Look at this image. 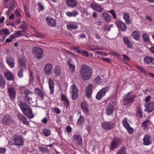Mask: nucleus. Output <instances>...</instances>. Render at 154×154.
I'll return each mask as SVG.
<instances>
[{"instance_id": "f257e3e1", "label": "nucleus", "mask_w": 154, "mask_h": 154, "mask_svg": "<svg viewBox=\"0 0 154 154\" xmlns=\"http://www.w3.org/2000/svg\"><path fill=\"white\" fill-rule=\"evenodd\" d=\"M80 73L82 79L88 80L91 78L92 69L88 65L83 64L81 66Z\"/></svg>"}, {"instance_id": "f03ea898", "label": "nucleus", "mask_w": 154, "mask_h": 154, "mask_svg": "<svg viewBox=\"0 0 154 154\" xmlns=\"http://www.w3.org/2000/svg\"><path fill=\"white\" fill-rule=\"evenodd\" d=\"M18 105L20 106L23 113L30 119L33 117L32 109L26 103L23 102L19 101L18 102Z\"/></svg>"}, {"instance_id": "7ed1b4c3", "label": "nucleus", "mask_w": 154, "mask_h": 154, "mask_svg": "<svg viewBox=\"0 0 154 154\" xmlns=\"http://www.w3.org/2000/svg\"><path fill=\"white\" fill-rule=\"evenodd\" d=\"M136 97V95L132 94V92H128L124 96V99L122 101V104L125 106L130 104L134 102Z\"/></svg>"}, {"instance_id": "20e7f679", "label": "nucleus", "mask_w": 154, "mask_h": 154, "mask_svg": "<svg viewBox=\"0 0 154 154\" xmlns=\"http://www.w3.org/2000/svg\"><path fill=\"white\" fill-rule=\"evenodd\" d=\"M2 122L3 125L6 126H13L16 124L15 121L8 115L4 116L2 119Z\"/></svg>"}, {"instance_id": "39448f33", "label": "nucleus", "mask_w": 154, "mask_h": 154, "mask_svg": "<svg viewBox=\"0 0 154 154\" xmlns=\"http://www.w3.org/2000/svg\"><path fill=\"white\" fill-rule=\"evenodd\" d=\"M122 139L118 137H115L110 143V149L113 151L114 149L118 148L122 144Z\"/></svg>"}, {"instance_id": "423d86ee", "label": "nucleus", "mask_w": 154, "mask_h": 154, "mask_svg": "<svg viewBox=\"0 0 154 154\" xmlns=\"http://www.w3.org/2000/svg\"><path fill=\"white\" fill-rule=\"evenodd\" d=\"M16 87L13 85H10L8 88L7 93L10 99L12 101H14L16 98Z\"/></svg>"}, {"instance_id": "0eeeda50", "label": "nucleus", "mask_w": 154, "mask_h": 154, "mask_svg": "<svg viewBox=\"0 0 154 154\" xmlns=\"http://www.w3.org/2000/svg\"><path fill=\"white\" fill-rule=\"evenodd\" d=\"M23 93L25 96V100L26 102L30 105L32 104L33 102L32 101V92L28 89H24Z\"/></svg>"}, {"instance_id": "6e6552de", "label": "nucleus", "mask_w": 154, "mask_h": 154, "mask_svg": "<svg viewBox=\"0 0 154 154\" xmlns=\"http://www.w3.org/2000/svg\"><path fill=\"white\" fill-rule=\"evenodd\" d=\"M32 52L35 57L38 59H40L42 58L43 51L41 48L38 47H34L32 49Z\"/></svg>"}, {"instance_id": "1a4fd4ad", "label": "nucleus", "mask_w": 154, "mask_h": 154, "mask_svg": "<svg viewBox=\"0 0 154 154\" xmlns=\"http://www.w3.org/2000/svg\"><path fill=\"white\" fill-rule=\"evenodd\" d=\"M109 90L108 87L102 88L97 93L96 98L98 100H100L105 95L106 93Z\"/></svg>"}, {"instance_id": "9d476101", "label": "nucleus", "mask_w": 154, "mask_h": 154, "mask_svg": "<svg viewBox=\"0 0 154 154\" xmlns=\"http://www.w3.org/2000/svg\"><path fill=\"white\" fill-rule=\"evenodd\" d=\"M102 126L105 130H111L114 128L115 124L112 122L105 121L102 123Z\"/></svg>"}, {"instance_id": "9b49d317", "label": "nucleus", "mask_w": 154, "mask_h": 154, "mask_svg": "<svg viewBox=\"0 0 154 154\" xmlns=\"http://www.w3.org/2000/svg\"><path fill=\"white\" fill-rule=\"evenodd\" d=\"M143 144L145 146L150 145L152 143V138L151 135L149 134L144 135L143 139Z\"/></svg>"}, {"instance_id": "f8f14e48", "label": "nucleus", "mask_w": 154, "mask_h": 154, "mask_svg": "<svg viewBox=\"0 0 154 154\" xmlns=\"http://www.w3.org/2000/svg\"><path fill=\"white\" fill-rule=\"evenodd\" d=\"M24 142V140L21 137L17 136L15 138L13 144L18 146H22Z\"/></svg>"}, {"instance_id": "ddd939ff", "label": "nucleus", "mask_w": 154, "mask_h": 154, "mask_svg": "<svg viewBox=\"0 0 154 154\" xmlns=\"http://www.w3.org/2000/svg\"><path fill=\"white\" fill-rule=\"evenodd\" d=\"M72 94V98L73 100H75L78 97V89L75 85H73L71 87Z\"/></svg>"}, {"instance_id": "4468645a", "label": "nucleus", "mask_w": 154, "mask_h": 154, "mask_svg": "<svg viewBox=\"0 0 154 154\" xmlns=\"http://www.w3.org/2000/svg\"><path fill=\"white\" fill-rule=\"evenodd\" d=\"M114 107L111 104L107 105L105 108V113L107 116H111L112 115L114 110Z\"/></svg>"}, {"instance_id": "2eb2a0df", "label": "nucleus", "mask_w": 154, "mask_h": 154, "mask_svg": "<svg viewBox=\"0 0 154 154\" xmlns=\"http://www.w3.org/2000/svg\"><path fill=\"white\" fill-rule=\"evenodd\" d=\"M146 109L144 111L147 112H150L154 109V102H150V103L146 104L145 105Z\"/></svg>"}, {"instance_id": "dca6fc26", "label": "nucleus", "mask_w": 154, "mask_h": 154, "mask_svg": "<svg viewBox=\"0 0 154 154\" xmlns=\"http://www.w3.org/2000/svg\"><path fill=\"white\" fill-rule=\"evenodd\" d=\"M67 64L69 66V71L72 73H73L75 70V66L72 62V59L71 58H69Z\"/></svg>"}, {"instance_id": "f3484780", "label": "nucleus", "mask_w": 154, "mask_h": 154, "mask_svg": "<svg viewBox=\"0 0 154 154\" xmlns=\"http://www.w3.org/2000/svg\"><path fill=\"white\" fill-rule=\"evenodd\" d=\"M46 20L48 26L54 27L56 25L55 20L51 17H47L46 18Z\"/></svg>"}, {"instance_id": "a211bd4d", "label": "nucleus", "mask_w": 154, "mask_h": 154, "mask_svg": "<svg viewBox=\"0 0 154 154\" xmlns=\"http://www.w3.org/2000/svg\"><path fill=\"white\" fill-rule=\"evenodd\" d=\"M17 116L18 119L24 125H29V122L27 120L26 118L22 114L20 113H18Z\"/></svg>"}, {"instance_id": "6ab92c4d", "label": "nucleus", "mask_w": 154, "mask_h": 154, "mask_svg": "<svg viewBox=\"0 0 154 154\" xmlns=\"http://www.w3.org/2000/svg\"><path fill=\"white\" fill-rule=\"evenodd\" d=\"M93 85L90 84L88 85L85 89L86 95L88 98L91 97Z\"/></svg>"}, {"instance_id": "aec40b11", "label": "nucleus", "mask_w": 154, "mask_h": 154, "mask_svg": "<svg viewBox=\"0 0 154 154\" xmlns=\"http://www.w3.org/2000/svg\"><path fill=\"white\" fill-rule=\"evenodd\" d=\"M116 23L118 27L122 31H125L127 28L126 26L124 23L120 20L116 21Z\"/></svg>"}, {"instance_id": "412c9836", "label": "nucleus", "mask_w": 154, "mask_h": 154, "mask_svg": "<svg viewBox=\"0 0 154 154\" xmlns=\"http://www.w3.org/2000/svg\"><path fill=\"white\" fill-rule=\"evenodd\" d=\"M73 138V141L77 145H79L82 143V139L80 135H74Z\"/></svg>"}, {"instance_id": "4be33fe9", "label": "nucleus", "mask_w": 154, "mask_h": 154, "mask_svg": "<svg viewBox=\"0 0 154 154\" xmlns=\"http://www.w3.org/2000/svg\"><path fill=\"white\" fill-rule=\"evenodd\" d=\"M48 80L50 90V94H52L54 93V83L53 80L51 78H49Z\"/></svg>"}, {"instance_id": "5701e85b", "label": "nucleus", "mask_w": 154, "mask_h": 154, "mask_svg": "<svg viewBox=\"0 0 154 154\" xmlns=\"http://www.w3.org/2000/svg\"><path fill=\"white\" fill-rule=\"evenodd\" d=\"M52 69V66L51 64H47L45 67V72L47 75H49L51 73Z\"/></svg>"}, {"instance_id": "b1692460", "label": "nucleus", "mask_w": 154, "mask_h": 154, "mask_svg": "<svg viewBox=\"0 0 154 154\" xmlns=\"http://www.w3.org/2000/svg\"><path fill=\"white\" fill-rule=\"evenodd\" d=\"M14 59L11 57L6 58V61L8 65L11 67H14Z\"/></svg>"}, {"instance_id": "393cba45", "label": "nucleus", "mask_w": 154, "mask_h": 154, "mask_svg": "<svg viewBox=\"0 0 154 154\" xmlns=\"http://www.w3.org/2000/svg\"><path fill=\"white\" fill-rule=\"evenodd\" d=\"M54 72V76L57 77L60 76L61 73V69L60 66H56L53 69Z\"/></svg>"}, {"instance_id": "a878e982", "label": "nucleus", "mask_w": 154, "mask_h": 154, "mask_svg": "<svg viewBox=\"0 0 154 154\" xmlns=\"http://www.w3.org/2000/svg\"><path fill=\"white\" fill-rule=\"evenodd\" d=\"M136 116L138 118L141 119L143 117L142 112L140 105L138 106L136 109Z\"/></svg>"}, {"instance_id": "bb28decb", "label": "nucleus", "mask_w": 154, "mask_h": 154, "mask_svg": "<svg viewBox=\"0 0 154 154\" xmlns=\"http://www.w3.org/2000/svg\"><path fill=\"white\" fill-rule=\"evenodd\" d=\"M67 5L70 7L74 8L77 5L76 0H66Z\"/></svg>"}, {"instance_id": "cd10ccee", "label": "nucleus", "mask_w": 154, "mask_h": 154, "mask_svg": "<svg viewBox=\"0 0 154 154\" xmlns=\"http://www.w3.org/2000/svg\"><path fill=\"white\" fill-rule=\"evenodd\" d=\"M5 76L7 80L8 81H12L14 80V77L12 73L10 71L5 72L4 73Z\"/></svg>"}, {"instance_id": "c85d7f7f", "label": "nucleus", "mask_w": 154, "mask_h": 154, "mask_svg": "<svg viewBox=\"0 0 154 154\" xmlns=\"http://www.w3.org/2000/svg\"><path fill=\"white\" fill-rule=\"evenodd\" d=\"M91 7L95 10L98 12H101L103 11L102 8L100 6L96 5L94 4H91L90 5Z\"/></svg>"}, {"instance_id": "c756f323", "label": "nucleus", "mask_w": 154, "mask_h": 154, "mask_svg": "<svg viewBox=\"0 0 154 154\" xmlns=\"http://www.w3.org/2000/svg\"><path fill=\"white\" fill-rule=\"evenodd\" d=\"M145 62L149 64L154 65V59L150 57H146L144 58Z\"/></svg>"}, {"instance_id": "7c9ffc66", "label": "nucleus", "mask_w": 154, "mask_h": 154, "mask_svg": "<svg viewBox=\"0 0 154 154\" xmlns=\"http://www.w3.org/2000/svg\"><path fill=\"white\" fill-rule=\"evenodd\" d=\"M102 17L106 22H109L111 20V17L107 13H103L102 14Z\"/></svg>"}, {"instance_id": "2f4dec72", "label": "nucleus", "mask_w": 154, "mask_h": 154, "mask_svg": "<svg viewBox=\"0 0 154 154\" xmlns=\"http://www.w3.org/2000/svg\"><path fill=\"white\" fill-rule=\"evenodd\" d=\"M130 15L128 14L124 13L123 14V18L125 20L126 23L128 25L131 22L130 19Z\"/></svg>"}, {"instance_id": "473e14b6", "label": "nucleus", "mask_w": 154, "mask_h": 154, "mask_svg": "<svg viewBox=\"0 0 154 154\" xmlns=\"http://www.w3.org/2000/svg\"><path fill=\"white\" fill-rule=\"evenodd\" d=\"M123 41L125 44L127 46L128 48H131L132 47V44L129 40L128 37H124L123 38Z\"/></svg>"}, {"instance_id": "72a5a7b5", "label": "nucleus", "mask_w": 154, "mask_h": 154, "mask_svg": "<svg viewBox=\"0 0 154 154\" xmlns=\"http://www.w3.org/2000/svg\"><path fill=\"white\" fill-rule=\"evenodd\" d=\"M79 13L78 11L76 10H73V11L72 12H66V15L69 17H70L72 16L75 17L79 14Z\"/></svg>"}, {"instance_id": "f704fd0d", "label": "nucleus", "mask_w": 154, "mask_h": 154, "mask_svg": "<svg viewBox=\"0 0 154 154\" xmlns=\"http://www.w3.org/2000/svg\"><path fill=\"white\" fill-rule=\"evenodd\" d=\"M19 62L20 66L21 69H26V65L25 61L23 59H20L19 60Z\"/></svg>"}, {"instance_id": "c9c22d12", "label": "nucleus", "mask_w": 154, "mask_h": 154, "mask_svg": "<svg viewBox=\"0 0 154 154\" xmlns=\"http://www.w3.org/2000/svg\"><path fill=\"white\" fill-rule=\"evenodd\" d=\"M126 148L123 147L119 148L117 151L116 154H126Z\"/></svg>"}, {"instance_id": "e433bc0d", "label": "nucleus", "mask_w": 154, "mask_h": 154, "mask_svg": "<svg viewBox=\"0 0 154 154\" xmlns=\"http://www.w3.org/2000/svg\"><path fill=\"white\" fill-rule=\"evenodd\" d=\"M35 92L42 98V100L43 99L44 95L41 89L38 88H36L35 89Z\"/></svg>"}, {"instance_id": "4c0bfd02", "label": "nucleus", "mask_w": 154, "mask_h": 154, "mask_svg": "<svg viewBox=\"0 0 154 154\" xmlns=\"http://www.w3.org/2000/svg\"><path fill=\"white\" fill-rule=\"evenodd\" d=\"M43 134L46 137H48L50 135L51 133V131L49 129L45 128L42 130Z\"/></svg>"}, {"instance_id": "58836bf2", "label": "nucleus", "mask_w": 154, "mask_h": 154, "mask_svg": "<svg viewBox=\"0 0 154 154\" xmlns=\"http://www.w3.org/2000/svg\"><path fill=\"white\" fill-rule=\"evenodd\" d=\"M84 119L83 117L80 116L78 120L77 125L78 126H81L84 122Z\"/></svg>"}, {"instance_id": "ea45409f", "label": "nucleus", "mask_w": 154, "mask_h": 154, "mask_svg": "<svg viewBox=\"0 0 154 154\" xmlns=\"http://www.w3.org/2000/svg\"><path fill=\"white\" fill-rule=\"evenodd\" d=\"M5 81L3 76L0 74V87L4 88L5 86Z\"/></svg>"}, {"instance_id": "a19ab883", "label": "nucleus", "mask_w": 154, "mask_h": 154, "mask_svg": "<svg viewBox=\"0 0 154 154\" xmlns=\"http://www.w3.org/2000/svg\"><path fill=\"white\" fill-rule=\"evenodd\" d=\"M132 36L133 38L137 40H139L140 38V35L139 33L136 31H134L133 32Z\"/></svg>"}, {"instance_id": "79ce46f5", "label": "nucleus", "mask_w": 154, "mask_h": 154, "mask_svg": "<svg viewBox=\"0 0 154 154\" xmlns=\"http://www.w3.org/2000/svg\"><path fill=\"white\" fill-rule=\"evenodd\" d=\"M66 27L68 30H70L71 29H75L78 28V26L75 24H68L66 26Z\"/></svg>"}, {"instance_id": "37998d69", "label": "nucleus", "mask_w": 154, "mask_h": 154, "mask_svg": "<svg viewBox=\"0 0 154 154\" xmlns=\"http://www.w3.org/2000/svg\"><path fill=\"white\" fill-rule=\"evenodd\" d=\"M149 121L146 119L145 121L143 122L142 123V125L144 127V129H147L148 128L149 126Z\"/></svg>"}, {"instance_id": "c03bdc74", "label": "nucleus", "mask_w": 154, "mask_h": 154, "mask_svg": "<svg viewBox=\"0 0 154 154\" xmlns=\"http://www.w3.org/2000/svg\"><path fill=\"white\" fill-rule=\"evenodd\" d=\"M127 119L126 118H125L122 121V124L123 126L125 128H128V127L130 125L128 123Z\"/></svg>"}, {"instance_id": "a18cd8bd", "label": "nucleus", "mask_w": 154, "mask_h": 154, "mask_svg": "<svg viewBox=\"0 0 154 154\" xmlns=\"http://www.w3.org/2000/svg\"><path fill=\"white\" fill-rule=\"evenodd\" d=\"M143 38L144 41L145 42H148L150 41L149 37L148 35L145 33L143 34Z\"/></svg>"}, {"instance_id": "49530a36", "label": "nucleus", "mask_w": 154, "mask_h": 154, "mask_svg": "<svg viewBox=\"0 0 154 154\" xmlns=\"http://www.w3.org/2000/svg\"><path fill=\"white\" fill-rule=\"evenodd\" d=\"M81 107L82 109L84 110L85 112H88V109L87 105L86 103H83L81 104Z\"/></svg>"}, {"instance_id": "de8ad7c7", "label": "nucleus", "mask_w": 154, "mask_h": 154, "mask_svg": "<svg viewBox=\"0 0 154 154\" xmlns=\"http://www.w3.org/2000/svg\"><path fill=\"white\" fill-rule=\"evenodd\" d=\"M39 150L44 153H47L49 152V150L46 147L40 146L39 147Z\"/></svg>"}, {"instance_id": "09e8293b", "label": "nucleus", "mask_w": 154, "mask_h": 154, "mask_svg": "<svg viewBox=\"0 0 154 154\" xmlns=\"http://www.w3.org/2000/svg\"><path fill=\"white\" fill-rule=\"evenodd\" d=\"M101 82V78L100 76H97L95 78L94 80V82L96 84L99 85Z\"/></svg>"}, {"instance_id": "8fccbe9b", "label": "nucleus", "mask_w": 154, "mask_h": 154, "mask_svg": "<svg viewBox=\"0 0 154 154\" xmlns=\"http://www.w3.org/2000/svg\"><path fill=\"white\" fill-rule=\"evenodd\" d=\"M137 68L141 72L143 73L145 75H146L147 72L142 67L137 66H136Z\"/></svg>"}, {"instance_id": "3c124183", "label": "nucleus", "mask_w": 154, "mask_h": 154, "mask_svg": "<svg viewBox=\"0 0 154 154\" xmlns=\"http://www.w3.org/2000/svg\"><path fill=\"white\" fill-rule=\"evenodd\" d=\"M15 38V36L14 35H11L10 36L9 38H7L5 40V42L7 43L11 42Z\"/></svg>"}, {"instance_id": "603ef678", "label": "nucleus", "mask_w": 154, "mask_h": 154, "mask_svg": "<svg viewBox=\"0 0 154 154\" xmlns=\"http://www.w3.org/2000/svg\"><path fill=\"white\" fill-rule=\"evenodd\" d=\"M2 31H3V32L6 36L10 34L9 30L7 28L2 29Z\"/></svg>"}, {"instance_id": "864d4df0", "label": "nucleus", "mask_w": 154, "mask_h": 154, "mask_svg": "<svg viewBox=\"0 0 154 154\" xmlns=\"http://www.w3.org/2000/svg\"><path fill=\"white\" fill-rule=\"evenodd\" d=\"M125 128L127 130L129 134H132L133 133V128L131 127L130 125L128 127V128Z\"/></svg>"}, {"instance_id": "5fc2aeb1", "label": "nucleus", "mask_w": 154, "mask_h": 154, "mask_svg": "<svg viewBox=\"0 0 154 154\" xmlns=\"http://www.w3.org/2000/svg\"><path fill=\"white\" fill-rule=\"evenodd\" d=\"M38 6L39 8V11H42L44 10V8L43 5V4L40 2H39L38 3Z\"/></svg>"}, {"instance_id": "6e6d98bb", "label": "nucleus", "mask_w": 154, "mask_h": 154, "mask_svg": "<svg viewBox=\"0 0 154 154\" xmlns=\"http://www.w3.org/2000/svg\"><path fill=\"white\" fill-rule=\"evenodd\" d=\"M23 69H21L18 71V76L20 78H22L23 76Z\"/></svg>"}, {"instance_id": "4d7b16f0", "label": "nucleus", "mask_w": 154, "mask_h": 154, "mask_svg": "<svg viewBox=\"0 0 154 154\" xmlns=\"http://www.w3.org/2000/svg\"><path fill=\"white\" fill-rule=\"evenodd\" d=\"M22 23L23 24L20 26L19 28L21 29H24L26 27L27 25L25 21H23Z\"/></svg>"}, {"instance_id": "13d9d810", "label": "nucleus", "mask_w": 154, "mask_h": 154, "mask_svg": "<svg viewBox=\"0 0 154 154\" xmlns=\"http://www.w3.org/2000/svg\"><path fill=\"white\" fill-rule=\"evenodd\" d=\"M53 110L55 113L56 114H59L60 112V110L57 107H55L53 108Z\"/></svg>"}, {"instance_id": "bf43d9fd", "label": "nucleus", "mask_w": 154, "mask_h": 154, "mask_svg": "<svg viewBox=\"0 0 154 154\" xmlns=\"http://www.w3.org/2000/svg\"><path fill=\"white\" fill-rule=\"evenodd\" d=\"M100 59L108 63H110L111 60L109 58H101Z\"/></svg>"}, {"instance_id": "052dcab7", "label": "nucleus", "mask_w": 154, "mask_h": 154, "mask_svg": "<svg viewBox=\"0 0 154 154\" xmlns=\"http://www.w3.org/2000/svg\"><path fill=\"white\" fill-rule=\"evenodd\" d=\"M15 2L13 1L11 2L10 5V8L11 9H14L15 6Z\"/></svg>"}, {"instance_id": "680f3d73", "label": "nucleus", "mask_w": 154, "mask_h": 154, "mask_svg": "<svg viewBox=\"0 0 154 154\" xmlns=\"http://www.w3.org/2000/svg\"><path fill=\"white\" fill-rule=\"evenodd\" d=\"M109 12L112 14V16L115 19L116 18V14L114 10H111L109 11Z\"/></svg>"}, {"instance_id": "e2e57ef3", "label": "nucleus", "mask_w": 154, "mask_h": 154, "mask_svg": "<svg viewBox=\"0 0 154 154\" xmlns=\"http://www.w3.org/2000/svg\"><path fill=\"white\" fill-rule=\"evenodd\" d=\"M111 54L113 56L116 57H119V55L117 52L114 51H112L111 52Z\"/></svg>"}, {"instance_id": "0e129e2a", "label": "nucleus", "mask_w": 154, "mask_h": 154, "mask_svg": "<svg viewBox=\"0 0 154 154\" xmlns=\"http://www.w3.org/2000/svg\"><path fill=\"white\" fill-rule=\"evenodd\" d=\"M6 149L4 147H0V153L4 154L6 152Z\"/></svg>"}, {"instance_id": "69168bd1", "label": "nucleus", "mask_w": 154, "mask_h": 154, "mask_svg": "<svg viewBox=\"0 0 154 154\" xmlns=\"http://www.w3.org/2000/svg\"><path fill=\"white\" fill-rule=\"evenodd\" d=\"M81 54L84 56L86 57L88 56V52L85 51H81Z\"/></svg>"}, {"instance_id": "338daca9", "label": "nucleus", "mask_w": 154, "mask_h": 154, "mask_svg": "<svg viewBox=\"0 0 154 154\" xmlns=\"http://www.w3.org/2000/svg\"><path fill=\"white\" fill-rule=\"evenodd\" d=\"M122 55L124 56L123 59L125 60H127L129 61L130 59V58L128 56L124 54H123Z\"/></svg>"}, {"instance_id": "774afa93", "label": "nucleus", "mask_w": 154, "mask_h": 154, "mask_svg": "<svg viewBox=\"0 0 154 154\" xmlns=\"http://www.w3.org/2000/svg\"><path fill=\"white\" fill-rule=\"evenodd\" d=\"M15 14L16 15L17 17H20L21 16L20 14L19 11L18 10H17L15 12Z\"/></svg>"}]
</instances>
